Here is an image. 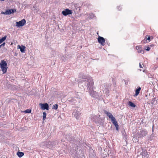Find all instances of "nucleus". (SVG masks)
Returning a JSON list of instances; mask_svg holds the SVG:
<instances>
[{
	"label": "nucleus",
	"mask_w": 158,
	"mask_h": 158,
	"mask_svg": "<svg viewBox=\"0 0 158 158\" xmlns=\"http://www.w3.org/2000/svg\"><path fill=\"white\" fill-rule=\"evenodd\" d=\"M144 49H145V50H147V51H149L150 50V48L149 47V46H145Z\"/></svg>",
	"instance_id": "nucleus-22"
},
{
	"label": "nucleus",
	"mask_w": 158,
	"mask_h": 158,
	"mask_svg": "<svg viewBox=\"0 0 158 158\" xmlns=\"http://www.w3.org/2000/svg\"><path fill=\"white\" fill-rule=\"evenodd\" d=\"M104 113L107 115L109 118L111 119L112 123L116 120L115 118L113 117L110 113L106 110L105 111Z\"/></svg>",
	"instance_id": "nucleus-5"
},
{
	"label": "nucleus",
	"mask_w": 158,
	"mask_h": 158,
	"mask_svg": "<svg viewBox=\"0 0 158 158\" xmlns=\"http://www.w3.org/2000/svg\"><path fill=\"white\" fill-rule=\"evenodd\" d=\"M31 110L30 109H27L23 111V112H25L26 113H31Z\"/></svg>",
	"instance_id": "nucleus-18"
},
{
	"label": "nucleus",
	"mask_w": 158,
	"mask_h": 158,
	"mask_svg": "<svg viewBox=\"0 0 158 158\" xmlns=\"http://www.w3.org/2000/svg\"><path fill=\"white\" fill-rule=\"evenodd\" d=\"M136 49L138 50L137 52L139 53L143 54L144 53V50L142 49L141 46H138L136 47Z\"/></svg>",
	"instance_id": "nucleus-10"
},
{
	"label": "nucleus",
	"mask_w": 158,
	"mask_h": 158,
	"mask_svg": "<svg viewBox=\"0 0 158 158\" xmlns=\"http://www.w3.org/2000/svg\"><path fill=\"white\" fill-rule=\"evenodd\" d=\"M0 65L3 73H6L8 68L6 62L4 60H2L0 63Z\"/></svg>",
	"instance_id": "nucleus-1"
},
{
	"label": "nucleus",
	"mask_w": 158,
	"mask_h": 158,
	"mask_svg": "<svg viewBox=\"0 0 158 158\" xmlns=\"http://www.w3.org/2000/svg\"><path fill=\"white\" fill-rule=\"evenodd\" d=\"M147 42H148V41H147V40L146 39V36H145L144 39L141 41V43L142 44H145Z\"/></svg>",
	"instance_id": "nucleus-19"
},
{
	"label": "nucleus",
	"mask_w": 158,
	"mask_h": 158,
	"mask_svg": "<svg viewBox=\"0 0 158 158\" xmlns=\"http://www.w3.org/2000/svg\"><path fill=\"white\" fill-rule=\"evenodd\" d=\"M46 114L45 112L43 113V120H44L46 118Z\"/></svg>",
	"instance_id": "nucleus-21"
},
{
	"label": "nucleus",
	"mask_w": 158,
	"mask_h": 158,
	"mask_svg": "<svg viewBox=\"0 0 158 158\" xmlns=\"http://www.w3.org/2000/svg\"><path fill=\"white\" fill-rule=\"evenodd\" d=\"M5 43H2V44H1V45H2V46H5Z\"/></svg>",
	"instance_id": "nucleus-24"
},
{
	"label": "nucleus",
	"mask_w": 158,
	"mask_h": 158,
	"mask_svg": "<svg viewBox=\"0 0 158 158\" xmlns=\"http://www.w3.org/2000/svg\"><path fill=\"white\" fill-rule=\"evenodd\" d=\"M26 23V20L24 19H23L19 22H16V26L18 27H22Z\"/></svg>",
	"instance_id": "nucleus-2"
},
{
	"label": "nucleus",
	"mask_w": 158,
	"mask_h": 158,
	"mask_svg": "<svg viewBox=\"0 0 158 158\" xmlns=\"http://www.w3.org/2000/svg\"><path fill=\"white\" fill-rule=\"evenodd\" d=\"M58 105L57 104H55L54 105L53 107V109H54L55 110H57L58 108Z\"/></svg>",
	"instance_id": "nucleus-20"
},
{
	"label": "nucleus",
	"mask_w": 158,
	"mask_h": 158,
	"mask_svg": "<svg viewBox=\"0 0 158 158\" xmlns=\"http://www.w3.org/2000/svg\"><path fill=\"white\" fill-rule=\"evenodd\" d=\"M6 36L5 35L0 39V44L6 40Z\"/></svg>",
	"instance_id": "nucleus-15"
},
{
	"label": "nucleus",
	"mask_w": 158,
	"mask_h": 158,
	"mask_svg": "<svg viewBox=\"0 0 158 158\" xmlns=\"http://www.w3.org/2000/svg\"><path fill=\"white\" fill-rule=\"evenodd\" d=\"M98 42L101 45L104 46L105 44V40L102 37L99 36L98 39Z\"/></svg>",
	"instance_id": "nucleus-6"
},
{
	"label": "nucleus",
	"mask_w": 158,
	"mask_h": 158,
	"mask_svg": "<svg viewBox=\"0 0 158 158\" xmlns=\"http://www.w3.org/2000/svg\"><path fill=\"white\" fill-rule=\"evenodd\" d=\"M148 134L147 131L144 130L141 131L139 133H138V137L139 138H142L143 137L146 136Z\"/></svg>",
	"instance_id": "nucleus-3"
},
{
	"label": "nucleus",
	"mask_w": 158,
	"mask_h": 158,
	"mask_svg": "<svg viewBox=\"0 0 158 158\" xmlns=\"http://www.w3.org/2000/svg\"><path fill=\"white\" fill-rule=\"evenodd\" d=\"M153 46V44L150 45V46L151 47H152Z\"/></svg>",
	"instance_id": "nucleus-26"
},
{
	"label": "nucleus",
	"mask_w": 158,
	"mask_h": 158,
	"mask_svg": "<svg viewBox=\"0 0 158 158\" xmlns=\"http://www.w3.org/2000/svg\"><path fill=\"white\" fill-rule=\"evenodd\" d=\"M142 156L144 157H146L147 158H148L149 156V155L148 154L147 152L144 151L143 153Z\"/></svg>",
	"instance_id": "nucleus-17"
},
{
	"label": "nucleus",
	"mask_w": 158,
	"mask_h": 158,
	"mask_svg": "<svg viewBox=\"0 0 158 158\" xmlns=\"http://www.w3.org/2000/svg\"><path fill=\"white\" fill-rule=\"evenodd\" d=\"M40 106H41V108L42 110H48L49 109V106L48 103H40Z\"/></svg>",
	"instance_id": "nucleus-8"
},
{
	"label": "nucleus",
	"mask_w": 158,
	"mask_h": 158,
	"mask_svg": "<svg viewBox=\"0 0 158 158\" xmlns=\"http://www.w3.org/2000/svg\"><path fill=\"white\" fill-rule=\"evenodd\" d=\"M17 155L19 157H21L24 155V153L22 152H18L17 153Z\"/></svg>",
	"instance_id": "nucleus-14"
},
{
	"label": "nucleus",
	"mask_w": 158,
	"mask_h": 158,
	"mask_svg": "<svg viewBox=\"0 0 158 158\" xmlns=\"http://www.w3.org/2000/svg\"><path fill=\"white\" fill-rule=\"evenodd\" d=\"M146 39L147 40H148V42H149L150 40V37L149 36H148L147 35H146Z\"/></svg>",
	"instance_id": "nucleus-23"
},
{
	"label": "nucleus",
	"mask_w": 158,
	"mask_h": 158,
	"mask_svg": "<svg viewBox=\"0 0 158 158\" xmlns=\"http://www.w3.org/2000/svg\"><path fill=\"white\" fill-rule=\"evenodd\" d=\"M112 123L116 127V130H118V125L117 123V122L116 121V120L115 121H114V122H113Z\"/></svg>",
	"instance_id": "nucleus-16"
},
{
	"label": "nucleus",
	"mask_w": 158,
	"mask_h": 158,
	"mask_svg": "<svg viewBox=\"0 0 158 158\" xmlns=\"http://www.w3.org/2000/svg\"><path fill=\"white\" fill-rule=\"evenodd\" d=\"M62 13L64 15L66 16L68 15H71L73 13V11L72 10L66 9L62 11Z\"/></svg>",
	"instance_id": "nucleus-4"
},
{
	"label": "nucleus",
	"mask_w": 158,
	"mask_h": 158,
	"mask_svg": "<svg viewBox=\"0 0 158 158\" xmlns=\"http://www.w3.org/2000/svg\"><path fill=\"white\" fill-rule=\"evenodd\" d=\"M128 105L133 108H135L136 106V105L132 102L131 101H129L128 102Z\"/></svg>",
	"instance_id": "nucleus-13"
},
{
	"label": "nucleus",
	"mask_w": 158,
	"mask_h": 158,
	"mask_svg": "<svg viewBox=\"0 0 158 158\" xmlns=\"http://www.w3.org/2000/svg\"><path fill=\"white\" fill-rule=\"evenodd\" d=\"M141 89V88L140 87H138V88L137 89H136L135 90V96H137L139 94Z\"/></svg>",
	"instance_id": "nucleus-12"
},
{
	"label": "nucleus",
	"mask_w": 158,
	"mask_h": 158,
	"mask_svg": "<svg viewBox=\"0 0 158 158\" xmlns=\"http://www.w3.org/2000/svg\"><path fill=\"white\" fill-rule=\"evenodd\" d=\"M81 114V113L77 110L74 111L73 113V115L77 119H78L79 118Z\"/></svg>",
	"instance_id": "nucleus-7"
},
{
	"label": "nucleus",
	"mask_w": 158,
	"mask_h": 158,
	"mask_svg": "<svg viewBox=\"0 0 158 158\" xmlns=\"http://www.w3.org/2000/svg\"><path fill=\"white\" fill-rule=\"evenodd\" d=\"M5 1V0H0V1Z\"/></svg>",
	"instance_id": "nucleus-27"
},
{
	"label": "nucleus",
	"mask_w": 158,
	"mask_h": 158,
	"mask_svg": "<svg viewBox=\"0 0 158 158\" xmlns=\"http://www.w3.org/2000/svg\"><path fill=\"white\" fill-rule=\"evenodd\" d=\"M16 11L15 9H9L6 10L5 13L6 15H10Z\"/></svg>",
	"instance_id": "nucleus-9"
},
{
	"label": "nucleus",
	"mask_w": 158,
	"mask_h": 158,
	"mask_svg": "<svg viewBox=\"0 0 158 158\" xmlns=\"http://www.w3.org/2000/svg\"><path fill=\"white\" fill-rule=\"evenodd\" d=\"M139 65L140 68H143V67H142V66L141 65V64H140V63H139Z\"/></svg>",
	"instance_id": "nucleus-25"
},
{
	"label": "nucleus",
	"mask_w": 158,
	"mask_h": 158,
	"mask_svg": "<svg viewBox=\"0 0 158 158\" xmlns=\"http://www.w3.org/2000/svg\"><path fill=\"white\" fill-rule=\"evenodd\" d=\"M18 48L20 49V51L22 52H24L25 50L26 47L22 45L21 47L20 45L18 46Z\"/></svg>",
	"instance_id": "nucleus-11"
},
{
	"label": "nucleus",
	"mask_w": 158,
	"mask_h": 158,
	"mask_svg": "<svg viewBox=\"0 0 158 158\" xmlns=\"http://www.w3.org/2000/svg\"><path fill=\"white\" fill-rule=\"evenodd\" d=\"M1 46H2L1 45H0V47H1Z\"/></svg>",
	"instance_id": "nucleus-28"
}]
</instances>
